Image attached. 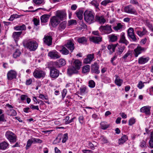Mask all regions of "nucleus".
<instances>
[{
	"mask_svg": "<svg viewBox=\"0 0 153 153\" xmlns=\"http://www.w3.org/2000/svg\"><path fill=\"white\" fill-rule=\"evenodd\" d=\"M84 19L88 24H91L95 22V13L91 10H86L84 13Z\"/></svg>",
	"mask_w": 153,
	"mask_h": 153,
	"instance_id": "obj_1",
	"label": "nucleus"
},
{
	"mask_svg": "<svg viewBox=\"0 0 153 153\" xmlns=\"http://www.w3.org/2000/svg\"><path fill=\"white\" fill-rule=\"evenodd\" d=\"M53 62H50L48 65V68L50 70L49 75L50 77L56 79L59 75V71L53 66Z\"/></svg>",
	"mask_w": 153,
	"mask_h": 153,
	"instance_id": "obj_2",
	"label": "nucleus"
},
{
	"mask_svg": "<svg viewBox=\"0 0 153 153\" xmlns=\"http://www.w3.org/2000/svg\"><path fill=\"white\" fill-rule=\"evenodd\" d=\"M24 46L28 49L30 51H34L37 48L38 44L35 41H27L24 45Z\"/></svg>",
	"mask_w": 153,
	"mask_h": 153,
	"instance_id": "obj_3",
	"label": "nucleus"
},
{
	"mask_svg": "<svg viewBox=\"0 0 153 153\" xmlns=\"http://www.w3.org/2000/svg\"><path fill=\"white\" fill-rule=\"evenodd\" d=\"M99 29L102 35L108 34L113 32L111 26L108 24L101 26Z\"/></svg>",
	"mask_w": 153,
	"mask_h": 153,
	"instance_id": "obj_4",
	"label": "nucleus"
},
{
	"mask_svg": "<svg viewBox=\"0 0 153 153\" xmlns=\"http://www.w3.org/2000/svg\"><path fill=\"white\" fill-rule=\"evenodd\" d=\"M5 136L10 142L14 143L16 141V135L11 131H7L5 133Z\"/></svg>",
	"mask_w": 153,
	"mask_h": 153,
	"instance_id": "obj_5",
	"label": "nucleus"
},
{
	"mask_svg": "<svg viewBox=\"0 0 153 153\" xmlns=\"http://www.w3.org/2000/svg\"><path fill=\"white\" fill-rule=\"evenodd\" d=\"M146 49V48L142 47L138 45L137 48L134 50L133 53L135 57H137L139 55L145 52Z\"/></svg>",
	"mask_w": 153,
	"mask_h": 153,
	"instance_id": "obj_6",
	"label": "nucleus"
},
{
	"mask_svg": "<svg viewBox=\"0 0 153 153\" xmlns=\"http://www.w3.org/2000/svg\"><path fill=\"white\" fill-rule=\"evenodd\" d=\"M124 11L128 13L137 15V14L136 10L131 5H128L124 8Z\"/></svg>",
	"mask_w": 153,
	"mask_h": 153,
	"instance_id": "obj_7",
	"label": "nucleus"
},
{
	"mask_svg": "<svg viewBox=\"0 0 153 153\" xmlns=\"http://www.w3.org/2000/svg\"><path fill=\"white\" fill-rule=\"evenodd\" d=\"M61 21L56 16L52 17L50 20V25L55 27Z\"/></svg>",
	"mask_w": 153,
	"mask_h": 153,
	"instance_id": "obj_8",
	"label": "nucleus"
},
{
	"mask_svg": "<svg viewBox=\"0 0 153 153\" xmlns=\"http://www.w3.org/2000/svg\"><path fill=\"white\" fill-rule=\"evenodd\" d=\"M55 16L61 21L66 19V13L65 11L59 10L56 12Z\"/></svg>",
	"mask_w": 153,
	"mask_h": 153,
	"instance_id": "obj_9",
	"label": "nucleus"
},
{
	"mask_svg": "<svg viewBox=\"0 0 153 153\" xmlns=\"http://www.w3.org/2000/svg\"><path fill=\"white\" fill-rule=\"evenodd\" d=\"M48 56L51 59H56L60 58L61 55L56 50H53L49 52L48 53Z\"/></svg>",
	"mask_w": 153,
	"mask_h": 153,
	"instance_id": "obj_10",
	"label": "nucleus"
},
{
	"mask_svg": "<svg viewBox=\"0 0 153 153\" xmlns=\"http://www.w3.org/2000/svg\"><path fill=\"white\" fill-rule=\"evenodd\" d=\"M45 74V71L39 70H35L33 73L34 77L37 78L44 77Z\"/></svg>",
	"mask_w": 153,
	"mask_h": 153,
	"instance_id": "obj_11",
	"label": "nucleus"
},
{
	"mask_svg": "<svg viewBox=\"0 0 153 153\" xmlns=\"http://www.w3.org/2000/svg\"><path fill=\"white\" fill-rule=\"evenodd\" d=\"M64 45L70 50L71 52H73L75 48L73 40H68L67 43Z\"/></svg>",
	"mask_w": 153,
	"mask_h": 153,
	"instance_id": "obj_12",
	"label": "nucleus"
},
{
	"mask_svg": "<svg viewBox=\"0 0 153 153\" xmlns=\"http://www.w3.org/2000/svg\"><path fill=\"white\" fill-rule=\"evenodd\" d=\"M53 64L56 65L58 68L65 66L66 64V61L65 59L62 58L57 61L53 62Z\"/></svg>",
	"mask_w": 153,
	"mask_h": 153,
	"instance_id": "obj_13",
	"label": "nucleus"
},
{
	"mask_svg": "<svg viewBox=\"0 0 153 153\" xmlns=\"http://www.w3.org/2000/svg\"><path fill=\"white\" fill-rule=\"evenodd\" d=\"M99 66L96 63L92 64L91 66V72L92 73H94L97 74L100 73V71L99 70Z\"/></svg>",
	"mask_w": 153,
	"mask_h": 153,
	"instance_id": "obj_14",
	"label": "nucleus"
},
{
	"mask_svg": "<svg viewBox=\"0 0 153 153\" xmlns=\"http://www.w3.org/2000/svg\"><path fill=\"white\" fill-rule=\"evenodd\" d=\"M151 107L149 106H146L142 107L140 110V111L148 115H150L151 114L150 109Z\"/></svg>",
	"mask_w": 153,
	"mask_h": 153,
	"instance_id": "obj_15",
	"label": "nucleus"
},
{
	"mask_svg": "<svg viewBox=\"0 0 153 153\" xmlns=\"http://www.w3.org/2000/svg\"><path fill=\"white\" fill-rule=\"evenodd\" d=\"M125 28V26L123 23H117L116 25L113 27V29L116 31L120 32Z\"/></svg>",
	"mask_w": 153,
	"mask_h": 153,
	"instance_id": "obj_16",
	"label": "nucleus"
},
{
	"mask_svg": "<svg viewBox=\"0 0 153 153\" xmlns=\"http://www.w3.org/2000/svg\"><path fill=\"white\" fill-rule=\"evenodd\" d=\"M119 42L125 44L127 45L128 44V42L126 39L125 36V33L124 32L120 34V40Z\"/></svg>",
	"mask_w": 153,
	"mask_h": 153,
	"instance_id": "obj_17",
	"label": "nucleus"
},
{
	"mask_svg": "<svg viewBox=\"0 0 153 153\" xmlns=\"http://www.w3.org/2000/svg\"><path fill=\"white\" fill-rule=\"evenodd\" d=\"M94 58V54H89L87 55V57L85 58L83 62L85 64H90L93 61Z\"/></svg>",
	"mask_w": 153,
	"mask_h": 153,
	"instance_id": "obj_18",
	"label": "nucleus"
},
{
	"mask_svg": "<svg viewBox=\"0 0 153 153\" xmlns=\"http://www.w3.org/2000/svg\"><path fill=\"white\" fill-rule=\"evenodd\" d=\"M44 42L45 44L48 46L51 45L52 38L50 36L45 35L43 39Z\"/></svg>",
	"mask_w": 153,
	"mask_h": 153,
	"instance_id": "obj_19",
	"label": "nucleus"
},
{
	"mask_svg": "<svg viewBox=\"0 0 153 153\" xmlns=\"http://www.w3.org/2000/svg\"><path fill=\"white\" fill-rule=\"evenodd\" d=\"M16 73L15 71L12 70H10L7 73V78L9 80H12L16 78Z\"/></svg>",
	"mask_w": 153,
	"mask_h": 153,
	"instance_id": "obj_20",
	"label": "nucleus"
},
{
	"mask_svg": "<svg viewBox=\"0 0 153 153\" xmlns=\"http://www.w3.org/2000/svg\"><path fill=\"white\" fill-rule=\"evenodd\" d=\"M149 60L148 57L143 56L140 57L138 59V63L140 64H144L147 63Z\"/></svg>",
	"mask_w": 153,
	"mask_h": 153,
	"instance_id": "obj_21",
	"label": "nucleus"
},
{
	"mask_svg": "<svg viewBox=\"0 0 153 153\" xmlns=\"http://www.w3.org/2000/svg\"><path fill=\"white\" fill-rule=\"evenodd\" d=\"M116 47H117L116 51L117 54L118 55H120L122 54L125 49V47L124 45H119L118 44V45Z\"/></svg>",
	"mask_w": 153,
	"mask_h": 153,
	"instance_id": "obj_22",
	"label": "nucleus"
},
{
	"mask_svg": "<svg viewBox=\"0 0 153 153\" xmlns=\"http://www.w3.org/2000/svg\"><path fill=\"white\" fill-rule=\"evenodd\" d=\"M95 19L96 21L101 24H103L106 22V20L103 16H100L98 15H96L95 16Z\"/></svg>",
	"mask_w": 153,
	"mask_h": 153,
	"instance_id": "obj_23",
	"label": "nucleus"
},
{
	"mask_svg": "<svg viewBox=\"0 0 153 153\" xmlns=\"http://www.w3.org/2000/svg\"><path fill=\"white\" fill-rule=\"evenodd\" d=\"M78 70H79L78 69H76V68L72 65L68 68V73L70 75L77 73Z\"/></svg>",
	"mask_w": 153,
	"mask_h": 153,
	"instance_id": "obj_24",
	"label": "nucleus"
},
{
	"mask_svg": "<svg viewBox=\"0 0 153 153\" xmlns=\"http://www.w3.org/2000/svg\"><path fill=\"white\" fill-rule=\"evenodd\" d=\"M9 145L8 143L6 141H3L0 143V150H4L7 149Z\"/></svg>",
	"mask_w": 153,
	"mask_h": 153,
	"instance_id": "obj_25",
	"label": "nucleus"
},
{
	"mask_svg": "<svg viewBox=\"0 0 153 153\" xmlns=\"http://www.w3.org/2000/svg\"><path fill=\"white\" fill-rule=\"evenodd\" d=\"M22 32V31L14 32L13 33L12 36L16 42L19 39Z\"/></svg>",
	"mask_w": 153,
	"mask_h": 153,
	"instance_id": "obj_26",
	"label": "nucleus"
},
{
	"mask_svg": "<svg viewBox=\"0 0 153 153\" xmlns=\"http://www.w3.org/2000/svg\"><path fill=\"white\" fill-rule=\"evenodd\" d=\"M102 37L100 36H93L90 38V40L95 43H98L102 41Z\"/></svg>",
	"mask_w": 153,
	"mask_h": 153,
	"instance_id": "obj_27",
	"label": "nucleus"
},
{
	"mask_svg": "<svg viewBox=\"0 0 153 153\" xmlns=\"http://www.w3.org/2000/svg\"><path fill=\"white\" fill-rule=\"evenodd\" d=\"M115 76L116 78L114 81L115 83L118 86H120L123 83V80L120 79L117 75H116Z\"/></svg>",
	"mask_w": 153,
	"mask_h": 153,
	"instance_id": "obj_28",
	"label": "nucleus"
},
{
	"mask_svg": "<svg viewBox=\"0 0 153 153\" xmlns=\"http://www.w3.org/2000/svg\"><path fill=\"white\" fill-rule=\"evenodd\" d=\"M91 4L95 7L96 10L97 11L100 10V9L99 7V3L97 0H93L91 2Z\"/></svg>",
	"mask_w": 153,
	"mask_h": 153,
	"instance_id": "obj_29",
	"label": "nucleus"
},
{
	"mask_svg": "<svg viewBox=\"0 0 153 153\" xmlns=\"http://www.w3.org/2000/svg\"><path fill=\"white\" fill-rule=\"evenodd\" d=\"M50 16L47 14H44L40 17L41 22L42 23H46L48 22Z\"/></svg>",
	"mask_w": 153,
	"mask_h": 153,
	"instance_id": "obj_30",
	"label": "nucleus"
},
{
	"mask_svg": "<svg viewBox=\"0 0 153 153\" xmlns=\"http://www.w3.org/2000/svg\"><path fill=\"white\" fill-rule=\"evenodd\" d=\"M109 41L112 42L116 41L118 39V36L115 34H112L108 36Z\"/></svg>",
	"mask_w": 153,
	"mask_h": 153,
	"instance_id": "obj_31",
	"label": "nucleus"
},
{
	"mask_svg": "<svg viewBox=\"0 0 153 153\" xmlns=\"http://www.w3.org/2000/svg\"><path fill=\"white\" fill-rule=\"evenodd\" d=\"M81 62L78 60H76L73 64L72 65L79 70L81 66Z\"/></svg>",
	"mask_w": 153,
	"mask_h": 153,
	"instance_id": "obj_32",
	"label": "nucleus"
},
{
	"mask_svg": "<svg viewBox=\"0 0 153 153\" xmlns=\"http://www.w3.org/2000/svg\"><path fill=\"white\" fill-rule=\"evenodd\" d=\"M128 139V137L126 135H123L121 138L119 139V145L123 144Z\"/></svg>",
	"mask_w": 153,
	"mask_h": 153,
	"instance_id": "obj_33",
	"label": "nucleus"
},
{
	"mask_svg": "<svg viewBox=\"0 0 153 153\" xmlns=\"http://www.w3.org/2000/svg\"><path fill=\"white\" fill-rule=\"evenodd\" d=\"M101 128L103 130H105L109 127L110 125L106 122L103 121L100 123Z\"/></svg>",
	"mask_w": 153,
	"mask_h": 153,
	"instance_id": "obj_34",
	"label": "nucleus"
},
{
	"mask_svg": "<svg viewBox=\"0 0 153 153\" xmlns=\"http://www.w3.org/2000/svg\"><path fill=\"white\" fill-rule=\"evenodd\" d=\"M83 11L81 10H77L75 13L77 17L80 20H81L83 18Z\"/></svg>",
	"mask_w": 153,
	"mask_h": 153,
	"instance_id": "obj_35",
	"label": "nucleus"
},
{
	"mask_svg": "<svg viewBox=\"0 0 153 153\" xmlns=\"http://www.w3.org/2000/svg\"><path fill=\"white\" fill-rule=\"evenodd\" d=\"M65 47L62 46V49L60 50V52L63 55H67L69 53V50L67 49Z\"/></svg>",
	"mask_w": 153,
	"mask_h": 153,
	"instance_id": "obj_36",
	"label": "nucleus"
},
{
	"mask_svg": "<svg viewBox=\"0 0 153 153\" xmlns=\"http://www.w3.org/2000/svg\"><path fill=\"white\" fill-rule=\"evenodd\" d=\"M14 29L16 30H26V27L25 25L23 24L22 25L15 26L14 27Z\"/></svg>",
	"mask_w": 153,
	"mask_h": 153,
	"instance_id": "obj_37",
	"label": "nucleus"
},
{
	"mask_svg": "<svg viewBox=\"0 0 153 153\" xmlns=\"http://www.w3.org/2000/svg\"><path fill=\"white\" fill-rule=\"evenodd\" d=\"M87 39L84 37H82L77 39V40L79 43L84 44L87 42Z\"/></svg>",
	"mask_w": 153,
	"mask_h": 153,
	"instance_id": "obj_38",
	"label": "nucleus"
},
{
	"mask_svg": "<svg viewBox=\"0 0 153 153\" xmlns=\"http://www.w3.org/2000/svg\"><path fill=\"white\" fill-rule=\"evenodd\" d=\"M117 45L118 43L113 45H109L108 46V48L112 53L114 52L115 48Z\"/></svg>",
	"mask_w": 153,
	"mask_h": 153,
	"instance_id": "obj_39",
	"label": "nucleus"
},
{
	"mask_svg": "<svg viewBox=\"0 0 153 153\" xmlns=\"http://www.w3.org/2000/svg\"><path fill=\"white\" fill-rule=\"evenodd\" d=\"M90 69V66L88 65H87L83 67L82 68V72L84 73L88 72H89Z\"/></svg>",
	"mask_w": 153,
	"mask_h": 153,
	"instance_id": "obj_40",
	"label": "nucleus"
},
{
	"mask_svg": "<svg viewBox=\"0 0 153 153\" xmlns=\"http://www.w3.org/2000/svg\"><path fill=\"white\" fill-rule=\"evenodd\" d=\"M21 54V52L18 49H16L13 54V57L14 58H16L19 57Z\"/></svg>",
	"mask_w": 153,
	"mask_h": 153,
	"instance_id": "obj_41",
	"label": "nucleus"
},
{
	"mask_svg": "<svg viewBox=\"0 0 153 153\" xmlns=\"http://www.w3.org/2000/svg\"><path fill=\"white\" fill-rule=\"evenodd\" d=\"M67 22L66 21H64L62 22L59 25L60 29H64L66 27Z\"/></svg>",
	"mask_w": 153,
	"mask_h": 153,
	"instance_id": "obj_42",
	"label": "nucleus"
},
{
	"mask_svg": "<svg viewBox=\"0 0 153 153\" xmlns=\"http://www.w3.org/2000/svg\"><path fill=\"white\" fill-rule=\"evenodd\" d=\"M143 30V31H140V33L139 34V35L140 36H142L143 35L146 34L148 32L146 29L144 27H142Z\"/></svg>",
	"mask_w": 153,
	"mask_h": 153,
	"instance_id": "obj_43",
	"label": "nucleus"
},
{
	"mask_svg": "<svg viewBox=\"0 0 153 153\" xmlns=\"http://www.w3.org/2000/svg\"><path fill=\"white\" fill-rule=\"evenodd\" d=\"M80 92L81 94L82 95L87 92L86 87L83 86L80 88Z\"/></svg>",
	"mask_w": 153,
	"mask_h": 153,
	"instance_id": "obj_44",
	"label": "nucleus"
},
{
	"mask_svg": "<svg viewBox=\"0 0 153 153\" xmlns=\"http://www.w3.org/2000/svg\"><path fill=\"white\" fill-rule=\"evenodd\" d=\"M33 143V142L32 138L29 139L27 142V145L25 147L26 149H29Z\"/></svg>",
	"mask_w": 153,
	"mask_h": 153,
	"instance_id": "obj_45",
	"label": "nucleus"
},
{
	"mask_svg": "<svg viewBox=\"0 0 153 153\" xmlns=\"http://www.w3.org/2000/svg\"><path fill=\"white\" fill-rule=\"evenodd\" d=\"M127 33L128 36L134 34V29L132 27L129 28L128 30Z\"/></svg>",
	"mask_w": 153,
	"mask_h": 153,
	"instance_id": "obj_46",
	"label": "nucleus"
},
{
	"mask_svg": "<svg viewBox=\"0 0 153 153\" xmlns=\"http://www.w3.org/2000/svg\"><path fill=\"white\" fill-rule=\"evenodd\" d=\"M145 24L148 27L150 30L153 27V26H152V24L149 20H146V21Z\"/></svg>",
	"mask_w": 153,
	"mask_h": 153,
	"instance_id": "obj_47",
	"label": "nucleus"
},
{
	"mask_svg": "<svg viewBox=\"0 0 153 153\" xmlns=\"http://www.w3.org/2000/svg\"><path fill=\"white\" fill-rule=\"evenodd\" d=\"M95 86V83L93 80H89L88 82V86L91 88H94Z\"/></svg>",
	"mask_w": 153,
	"mask_h": 153,
	"instance_id": "obj_48",
	"label": "nucleus"
},
{
	"mask_svg": "<svg viewBox=\"0 0 153 153\" xmlns=\"http://www.w3.org/2000/svg\"><path fill=\"white\" fill-rule=\"evenodd\" d=\"M9 115L10 116H15L17 114L16 111L14 109H10L9 112Z\"/></svg>",
	"mask_w": 153,
	"mask_h": 153,
	"instance_id": "obj_49",
	"label": "nucleus"
},
{
	"mask_svg": "<svg viewBox=\"0 0 153 153\" xmlns=\"http://www.w3.org/2000/svg\"><path fill=\"white\" fill-rule=\"evenodd\" d=\"M135 122V119L133 117L131 118L129 120L128 125L131 126L134 124Z\"/></svg>",
	"mask_w": 153,
	"mask_h": 153,
	"instance_id": "obj_50",
	"label": "nucleus"
},
{
	"mask_svg": "<svg viewBox=\"0 0 153 153\" xmlns=\"http://www.w3.org/2000/svg\"><path fill=\"white\" fill-rule=\"evenodd\" d=\"M32 140L33 141V143H42V141L40 139L38 138H32Z\"/></svg>",
	"mask_w": 153,
	"mask_h": 153,
	"instance_id": "obj_51",
	"label": "nucleus"
},
{
	"mask_svg": "<svg viewBox=\"0 0 153 153\" xmlns=\"http://www.w3.org/2000/svg\"><path fill=\"white\" fill-rule=\"evenodd\" d=\"M140 146L141 148H145L146 147V142L144 140L141 141L140 144Z\"/></svg>",
	"mask_w": 153,
	"mask_h": 153,
	"instance_id": "obj_52",
	"label": "nucleus"
},
{
	"mask_svg": "<svg viewBox=\"0 0 153 153\" xmlns=\"http://www.w3.org/2000/svg\"><path fill=\"white\" fill-rule=\"evenodd\" d=\"M39 98L43 100H48V99L47 96H45L42 94H40L39 95Z\"/></svg>",
	"mask_w": 153,
	"mask_h": 153,
	"instance_id": "obj_53",
	"label": "nucleus"
},
{
	"mask_svg": "<svg viewBox=\"0 0 153 153\" xmlns=\"http://www.w3.org/2000/svg\"><path fill=\"white\" fill-rule=\"evenodd\" d=\"M111 2V1L110 0H105L103 1H102L101 2V4L103 5L104 6H105L107 5V4L109 3H110Z\"/></svg>",
	"mask_w": 153,
	"mask_h": 153,
	"instance_id": "obj_54",
	"label": "nucleus"
},
{
	"mask_svg": "<svg viewBox=\"0 0 153 153\" xmlns=\"http://www.w3.org/2000/svg\"><path fill=\"white\" fill-rule=\"evenodd\" d=\"M102 141L104 143H108V141L107 138L104 136H101L100 137Z\"/></svg>",
	"mask_w": 153,
	"mask_h": 153,
	"instance_id": "obj_55",
	"label": "nucleus"
},
{
	"mask_svg": "<svg viewBox=\"0 0 153 153\" xmlns=\"http://www.w3.org/2000/svg\"><path fill=\"white\" fill-rule=\"evenodd\" d=\"M131 54V52L130 51H128V52L124 55L123 56L122 58L125 60Z\"/></svg>",
	"mask_w": 153,
	"mask_h": 153,
	"instance_id": "obj_56",
	"label": "nucleus"
},
{
	"mask_svg": "<svg viewBox=\"0 0 153 153\" xmlns=\"http://www.w3.org/2000/svg\"><path fill=\"white\" fill-rule=\"evenodd\" d=\"M68 139V134H65L62 138V142L64 143L66 142Z\"/></svg>",
	"mask_w": 153,
	"mask_h": 153,
	"instance_id": "obj_57",
	"label": "nucleus"
},
{
	"mask_svg": "<svg viewBox=\"0 0 153 153\" xmlns=\"http://www.w3.org/2000/svg\"><path fill=\"white\" fill-rule=\"evenodd\" d=\"M129 38L131 39L132 41L134 42H136L137 41V39L135 36V34L133 35H132L128 36Z\"/></svg>",
	"mask_w": 153,
	"mask_h": 153,
	"instance_id": "obj_58",
	"label": "nucleus"
},
{
	"mask_svg": "<svg viewBox=\"0 0 153 153\" xmlns=\"http://www.w3.org/2000/svg\"><path fill=\"white\" fill-rule=\"evenodd\" d=\"M144 86L143 83L141 81L139 82L137 85V87L140 89H142Z\"/></svg>",
	"mask_w": 153,
	"mask_h": 153,
	"instance_id": "obj_59",
	"label": "nucleus"
},
{
	"mask_svg": "<svg viewBox=\"0 0 153 153\" xmlns=\"http://www.w3.org/2000/svg\"><path fill=\"white\" fill-rule=\"evenodd\" d=\"M78 119L80 123L82 124L84 123V118L82 116H80Z\"/></svg>",
	"mask_w": 153,
	"mask_h": 153,
	"instance_id": "obj_60",
	"label": "nucleus"
},
{
	"mask_svg": "<svg viewBox=\"0 0 153 153\" xmlns=\"http://www.w3.org/2000/svg\"><path fill=\"white\" fill-rule=\"evenodd\" d=\"M67 93V90L65 89H63L62 92V97L63 98H64L65 97Z\"/></svg>",
	"mask_w": 153,
	"mask_h": 153,
	"instance_id": "obj_61",
	"label": "nucleus"
},
{
	"mask_svg": "<svg viewBox=\"0 0 153 153\" xmlns=\"http://www.w3.org/2000/svg\"><path fill=\"white\" fill-rule=\"evenodd\" d=\"M68 24L69 25H76V21L75 20H71L69 21Z\"/></svg>",
	"mask_w": 153,
	"mask_h": 153,
	"instance_id": "obj_62",
	"label": "nucleus"
},
{
	"mask_svg": "<svg viewBox=\"0 0 153 153\" xmlns=\"http://www.w3.org/2000/svg\"><path fill=\"white\" fill-rule=\"evenodd\" d=\"M88 146L91 149L94 150L95 149L94 147V145L90 141H88Z\"/></svg>",
	"mask_w": 153,
	"mask_h": 153,
	"instance_id": "obj_63",
	"label": "nucleus"
},
{
	"mask_svg": "<svg viewBox=\"0 0 153 153\" xmlns=\"http://www.w3.org/2000/svg\"><path fill=\"white\" fill-rule=\"evenodd\" d=\"M33 2L34 3L36 4H41L43 0H33Z\"/></svg>",
	"mask_w": 153,
	"mask_h": 153,
	"instance_id": "obj_64",
	"label": "nucleus"
}]
</instances>
